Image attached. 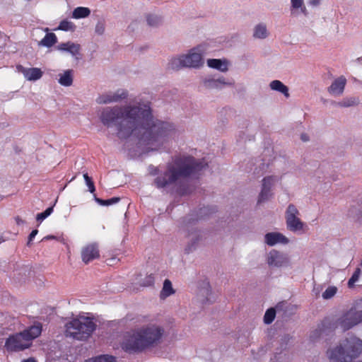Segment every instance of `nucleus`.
<instances>
[{
    "instance_id": "c756f323",
    "label": "nucleus",
    "mask_w": 362,
    "mask_h": 362,
    "mask_svg": "<svg viewBox=\"0 0 362 362\" xmlns=\"http://www.w3.org/2000/svg\"><path fill=\"white\" fill-rule=\"evenodd\" d=\"M76 25L74 23L68 20H63L59 23L57 28L58 30L63 31H74L76 30Z\"/></svg>"
},
{
    "instance_id": "0eeeda50",
    "label": "nucleus",
    "mask_w": 362,
    "mask_h": 362,
    "mask_svg": "<svg viewBox=\"0 0 362 362\" xmlns=\"http://www.w3.org/2000/svg\"><path fill=\"white\" fill-rule=\"evenodd\" d=\"M42 332L40 325H33L22 332L10 336L5 342V347L8 351H19L28 348L32 341L37 337Z\"/></svg>"
},
{
    "instance_id": "dca6fc26",
    "label": "nucleus",
    "mask_w": 362,
    "mask_h": 362,
    "mask_svg": "<svg viewBox=\"0 0 362 362\" xmlns=\"http://www.w3.org/2000/svg\"><path fill=\"white\" fill-rule=\"evenodd\" d=\"M99 257L98 247L96 244H89L81 250V257L86 264Z\"/></svg>"
},
{
    "instance_id": "b1692460",
    "label": "nucleus",
    "mask_w": 362,
    "mask_h": 362,
    "mask_svg": "<svg viewBox=\"0 0 362 362\" xmlns=\"http://www.w3.org/2000/svg\"><path fill=\"white\" fill-rule=\"evenodd\" d=\"M174 293L175 290L173 288L171 281L169 279H165L163 282V286L160 293V298L161 299H165Z\"/></svg>"
},
{
    "instance_id": "c85d7f7f",
    "label": "nucleus",
    "mask_w": 362,
    "mask_h": 362,
    "mask_svg": "<svg viewBox=\"0 0 362 362\" xmlns=\"http://www.w3.org/2000/svg\"><path fill=\"white\" fill-rule=\"evenodd\" d=\"M188 238L189 242V250H192L195 247L197 243H198L201 240L202 236L199 231L194 230V232L189 233Z\"/></svg>"
},
{
    "instance_id": "9b49d317",
    "label": "nucleus",
    "mask_w": 362,
    "mask_h": 362,
    "mask_svg": "<svg viewBox=\"0 0 362 362\" xmlns=\"http://www.w3.org/2000/svg\"><path fill=\"white\" fill-rule=\"evenodd\" d=\"M358 324L355 310L351 309L340 315L334 323V328L343 332L350 329Z\"/></svg>"
},
{
    "instance_id": "393cba45",
    "label": "nucleus",
    "mask_w": 362,
    "mask_h": 362,
    "mask_svg": "<svg viewBox=\"0 0 362 362\" xmlns=\"http://www.w3.org/2000/svg\"><path fill=\"white\" fill-rule=\"evenodd\" d=\"M90 10L88 7L79 6L74 9L71 17L74 19L84 18L89 16Z\"/></svg>"
},
{
    "instance_id": "ea45409f",
    "label": "nucleus",
    "mask_w": 362,
    "mask_h": 362,
    "mask_svg": "<svg viewBox=\"0 0 362 362\" xmlns=\"http://www.w3.org/2000/svg\"><path fill=\"white\" fill-rule=\"evenodd\" d=\"M154 276L153 274L148 275L144 281L141 283V284L144 286H152L154 283Z\"/></svg>"
},
{
    "instance_id": "09e8293b",
    "label": "nucleus",
    "mask_w": 362,
    "mask_h": 362,
    "mask_svg": "<svg viewBox=\"0 0 362 362\" xmlns=\"http://www.w3.org/2000/svg\"><path fill=\"white\" fill-rule=\"evenodd\" d=\"M302 139L304 140V141H306L305 136H302Z\"/></svg>"
},
{
    "instance_id": "bb28decb",
    "label": "nucleus",
    "mask_w": 362,
    "mask_h": 362,
    "mask_svg": "<svg viewBox=\"0 0 362 362\" xmlns=\"http://www.w3.org/2000/svg\"><path fill=\"white\" fill-rule=\"evenodd\" d=\"M146 18L147 24L151 27H158L163 22L161 16L158 14L148 13Z\"/></svg>"
},
{
    "instance_id": "f257e3e1",
    "label": "nucleus",
    "mask_w": 362,
    "mask_h": 362,
    "mask_svg": "<svg viewBox=\"0 0 362 362\" xmlns=\"http://www.w3.org/2000/svg\"><path fill=\"white\" fill-rule=\"evenodd\" d=\"M100 118L107 127L117 124L119 138L131 137L146 151H158L177 134L173 123L153 116L148 103L107 107Z\"/></svg>"
},
{
    "instance_id": "7c9ffc66",
    "label": "nucleus",
    "mask_w": 362,
    "mask_h": 362,
    "mask_svg": "<svg viewBox=\"0 0 362 362\" xmlns=\"http://www.w3.org/2000/svg\"><path fill=\"white\" fill-rule=\"evenodd\" d=\"M359 103V101L356 98H345L341 102L337 103V105L339 107H351L356 105Z\"/></svg>"
},
{
    "instance_id": "5701e85b",
    "label": "nucleus",
    "mask_w": 362,
    "mask_h": 362,
    "mask_svg": "<svg viewBox=\"0 0 362 362\" xmlns=\"http://www.w3.org/2000/svg\"><path fill=\"white\" fill-rule=\"evenodd\" d=\"M269 87L272 90L282 93L286 98L290 96L288 88L279 80H274L270 82Z\"/></svg>"
},
{
    "instance_id": "c03bdc74",
    "label": "nucleus",
    "mask_w": 362,
    "mask_h": 362,
    "mask_svg": "<svg viewBox=\"0 0 362 362\" xmlns=\"http://www.w3.org/2000/svg\"><path fill=\"white\" fill-rule=\"evenodd\" d=\"M22 362H37L35 359L30 358L28 359L23 360Z\"/></svg>"
},
{
    "instance_id": "1a4fd4ad",
    "label": "nucleus",
    "mask_w": 362,
    "mask_h": 362,
    "mask_svg": "<svg viewBox=\"0 0 362 362\" xmlns=\"http://www.w3.org/2000/svg\"><path fill=\"white\" fill-rule=\"evenodd\" d=\"M266 263L270 269L286 268L291 266L289 256L280 250H271L266 255Z\"/></svg>"
},
{
    "instance_id": "7ed1b4c3",
    "label": "nucleus",
    "mask_w": 362,
    "mask_h": 362,
    "mask_svg": "<svg viewBox=\"0 0 362 362\" xmlns=\"http://www.w3.org/2000/svg\"><path fill=\"white\" fill-rule=\"evenodd\" d=\"M206 163L192 156H180L169 164L165 173L156 178L154 182L158 188L181 182L189 175L202 170Z\"/></svg>"
},
{
    "instance_id": "cd10ccee",
    "label": "nucleus",
    "mask_w": 362,
    "mask_h": 362,
    "mask_svg": "<svg viewBox=\"0 0 362 362\" xmlns=\"http://www.w3.org/2000/svg\"><path fill=\"white\" fill-rule=\"evenodd\" d=\"M291 11L292 13L300 11L302 13L306 11L304 0H291Z\"/></svg>"
},
{
    "instance_id": "a211bd4d",
    "label": "nucleus",
    "mask_w": 362,
    "mask_h": 362,
    "mask_svg": "<svg viewBox=\"0 0 362 362\" xmlns=\"http://www.w3.org/2000/svg\"><path fill=\"white\" fill-rule=\"evenodd\" d=\"M57 49L69 52L73 57L78 59L81 46L79 44L69 41L58 45Z\"/></svg>"
},
{
    "instance_id": "473e14b6",
    "label": "nucleus",
    "mask_w": 362,
    "mask_h": 362,
    "mask_svg": "<svg viewBox=\"0 0 362 362\" xmlns=\"http://www.w3.org/2000/svg\"><path fill=\"white\" fill-rule=\"evenodd\" d=\"M94 199L97 203H98L99 204L103 205V206L112 205V204L117 203L119 201V197H112L111 199L104 200V199H101L100 198L96 197L95 195H94Z\"/></svg>"
},
{
    "instance_id": "4468645a",
    "label": "nucleus",
    "mask_w": 362,
    "mask_h": 362,
    "mask_svg": "<svg viewBox=\"0 0 362 362\" xmlns=\"http://www.w3.org/2000/svg\"><path fill=\"white\" fill-rule=\"evenodd\" d=\"M202 84L207 89H221L224 86H232L233 83L227 81L224 77L218 78L209 77L202 81Z\"/></svg>"
},
{
    "instance_id": "72a5a7b5",
    "label": "nucleus",
    "mask_w": 362,
    "mask_h": 362,
    "mask_svg": "<svg viewBox=\"0 0 362 362\" xmlns=\"http://www.w3.org/2000/svg\"><path fill=\"white\" fill-rule=\"evenodd\" d=\"M361 274V269L357 268L348 281L349 288H352L354 287L355 283L358 281Z\"/></svg>"
},
{
    "instance_id": "a19ab883",
    "label": "nucleus",
    "mask_w": 362,
    "mask_h": 362,
    "mask_svg": "<svg viewBox=\"0 0 362 362\" xmlns=\"http://www.w3.org/2000/svg\"><path fill=\"white\" fill-rule=\"evenodd\" d=\"M320 3L321 0H309L308 1V4L313 7L318 6Z\"/></svg>"
},
{
    "instance_id": "a878e982",
    "label": "nucleus",
    "mask_w": 362,
    "mask_h": 362,
    "mask_svg": "<svg viewBox=\"0 0 362 362\" xmlns=\"http://www.w3.org/2000/svg\"><path fill=\"white\" fill-rule=\"evenodd\" d=\"M57 38L54 33H47L41 41L39 42L38 45L43 47H50L57 42Z\"/></svg>"
},
{
    "instance_id": "de8ad7c7",
    "label": "nucleus",
    "mask_w": 362,
    "mask_h": 362,
    "mask_svg": "<svg viewBox=\"0 0 362 362\" xmlns=\"http://www.w3.org/2000/svg\"><path fill=\"white\" fill-rule=\"evenodd\" d=\"M357 62H358V63H360V64H362V57H361V58H358V59H357Z\"/></svg>"
},
{
    "instance_id": "412c9836",
    "label": "nucleus",
    "mask_w": 362,
    "mask_h": 362,
    "mask_svg": "<svg viewBox=\"0 0 362 362\" xmlns=\"http://www.w3.org/2000/svg\"><path fill=\"white\" fill-rule=\"evenodd\" d=\"M269 31L266 24L260 23L257 24L253 28L252 36L255 39L264 40L269 36Z\"/></svg>"
},
{
    "instance_id": "f8f14e48",
    "label": "nucleus",
    "mask_w": 362,
    "mask_h": 362,
    "mask_svg": "<svg viewBox=\"0 0 362 362\" xmlns=\"http://www.w3.org/2000/svg\"><path fill=\"white\" fill-rule=\"evenodd\" d=\"M127 97L124 90H118L115 92H109L100 95L96 98V103L100 105L115 103L122 101Z\"/></svg>"
},
{
    "instance_id": "ddd939ff",
    "label": "nucleus",
    "mask_w": 362,
    "mask_h": 362,
    "mask_svg": "<svg viewBox=\"0 0 362 362\" xmlns=\"http://www.w3.org/2000/svg\"><path fill=\"white\" fill-rule=\"evenodd\" d=\"M264 243L270 246L276 245H286L290 243V240L283 233L279 232H269L264 235Z\"/></svg>"
},
{
    "instance_id": "8fccbe9b",
    "label": "nucleus",
    "mask_w": 362,
    "mask_h": 362,
    "mask_svg": "<svg viewBox=\"0 0 362 362\" xmlns=\"http://www.w3.org/2000/svg\"><path fill=\"white\" fill-rule=\"evenodd\" d=\"M302 139L304 140V141H306L305 136H302Z\"/></svg>"
},
{
    "instance_id": "9d476101",
    "label": "nucleus",
    "mask_w": 362,
    "mask_h": 362,
    "mask_svg": "<svg viewBox=\"0 0 362 362\" xmlns=\"http://www.w3.org/2000/svg\"><path fill=\"white\" fill-rule=\"evenodd\" d=\"M281 176L271 175L265 176L262 179L261 191L257 199L258 204L268 201L273 197L272 189L275 185L281 180Z\"/></svg>"
},
{
    "instance_id": "f03ea898",
    "label": "nucleus",
    "mask_w": 362,
    "mask_h": 362,
    "mask_svg": "<svg viewBox=\"0 0 362 362\" xmlns=\"http://www.w3.org/2000/svg\"><path fill=\"white\" fill-rule=\"evenodd\" d=\"M140 325L123 334L121 346L128 353L139 354L159 346L165 337V327L156 319L142 316Z\"/></svg>"
},
{
    "instance_id": "6e6552de",
    "label": "nucleus",
    "mask_w": 362,
    "mask_h": 362,
    "mask_svg": "<svg viewBox=\"0 0 362 362\" xmlns=\"http://www.w3.org/2000/svg\"><path fill=\"white\" fill-rule=\"evenodd\" d=\"M300 211L297 207L290 204L285 212L286 226L288 230L298 234H303L308 228L307 224L300 218Z\"/></svg>"
},
{
    "instance_id": "f704fd0d",
    "label": "nucleus",
    "mask_w": 362,
    "mask_h": 362,
    "mask_svg": "<svg viewBox=\"0 0 362 362\" xmlns=\"http://www.w3.org/2000/svg\"><path fill=\"white\" fill-rule=\"evenodd\" d=\"M199 294L202 296H206L205 299L201 300L203 303H206L209 300V299L208 298V296L211 294V288L208 282H205L203 284V287L199 290Z\"/></svg>"
},
{
    "instance_id": "6ab92c4d",
    "label": "nucleus",
    "mask_w": 362,
    "mask_h": 362,
    "mask_svg": "<svg viewBox=\"0 0 362 362\" xmlns=\"http://www.w3.org/2000/svg\"><path fill=\"white\" fill-rule=\"evenodd\" d=\"M229 64L228 60L226 59H210L207 60L209 67L221 72H226L228 70Z\"/></svg>"
},
{
    "instance_id": "423d86ee",
    "label": "nucleus",
    "mask_w": 362,
    "mask_h": 362,
    "mask_svg": "<svg viewBox=\"0 0 362 362\" xmlns=\"http://www.w3.org/2000/svg\"><path fill=\"white\" fill-rule=\"evenodd\" d=\"M204 49L197 46L187 52L172 57L168 62V68L178 70L182 68L199 69L204 65Z\"/></svg>"
},
{
    "instance_id": "e433bc0d",
    "label": "nucleus",
    "mask_w": 362,
    "mask_h": 362,
    "mask_svg": "<svg viewBox=\"0 0 362 362\" xmlns=\"http://www.w3.org/2000/svg\"><path fill=\"white\" fill-rule=\"evenodd\" d=\"M53 211V206L48 207L45 211L37 214L36 219L37 221H42L48 217Z\"/></svg>"
},
{
    "instance_id": "39448f33",
    "label": "nucleus",
    "mask_w": 362,
    "mask_h": 362,
    "mask_svg": "<svg viewBox=\"0 0 362 362\" xmlns=\"http://www.w3.org/2000/svg\"><path fill=\"white\" fill-rule=\"evenodd\" d=\"M95 327L90 317L79 316L66 324V336L76 340L86 341L91 336Z\"/></svg>"
},
{
    "instance_id": "a18cd8bd",
    "label": "nucleus",
    "mask_w": 362,
    "mask_h": 362,
    "mask_svg": "<svg viewBox=\"0 0 362 362\" xmlns=\"http://www.w3.org/2000/svg\"><path fill=\"white\" fill-rule=\"evenodd\" d=\"M54 238H55V237L53 236V235H47V236L44 238V239H46V240L54 239Z\"/></svg>"
},
{
    "instance_id": "c9c22d12",
    "label": "nucleus",
    "mask_w": 362,
    "mask_h": 362,
    "mask_svg": "<svg viewBox=\"0 0 362 362\" xmlns=\"http://www.w3.org/2000/svg\"><path fill=\"white\" fill-rule=\"evenodd\" d=\"M337 288L335 286H329L323 293L322 298L324 299L332 298L337 293Z\"/></svg>"
},
{
    "instance_id": "20e7f679",
    "label": "nucleus",
    "mask_w": 362,
    "mask_h": 362,
    "mask_svg": "<svg viewBox=\"0 0 362 362\" xmlns=\"http://www.w3.org/2000/svg\"><path fill=\"white\" fill-rule=\"evenodd\" d=\"M362 353V340L351 336L339 345L329 349L327 356L329 362H351Z\"/></svg>"
},
{
    "instance_id": "2f4dec72",
    "label": "nucleus",
    "mask_w": 362,
    "mask_h": 362,
    "mask_svg": "<svg viewBox=\"0 0 362 362\" xmlns=\"http://www.w3.org/2000/svg\"><path fill=\"white\" fill-rule=\"evenodd\" d=\"M276 316V310L274 308H269L268 309L264 316V322L265 324H271Z\"/></svg>"
},
{
    "instance_id": "aec40b11",
    "label": "nucleus",
    "mask_w": 362,
    "mask_h": 362,
    "mask_svg": "<svg viewBox=\"0 0 362 362\" xmlns=\"http://www.w3.org/2000/svg\"><path fill=\"white\" fill-rule=\"evenodd\" d=\"M74 81V71L67 69L58 74V83L63 86H71Z\"/></svg>"
},
{
    "instance_id": "4c0bfd02",
    "label": "nucleus",
    "mask_w": 362,
    "mask_h": 362,
    "mask_svg": "<svg viewBox=\"0 0 362 362\" xmlns=\"http://www.w3.org/2000/svg\"><path fill=\"white\" fill-rule=\"evenodd\" d=\"M83 177H84L85 182L86 183V185L88 187L89 192L91 193H93L95 190V188L94 183L92 181L91 178L88 175L87 173L83 175Z\"/></svg>"
},
{
    "instance_id": "58836bf2",
    "label": "nucleus",
    "mask_w": 362,
    "mask_h": 362,
    "mask_svg": "<svg viewBox=\"0 0 362 362\" xmlns=\"http://www.w3.org/2000/svg\"><path fill=\"white\" fill-rule=\"evenodd\" d=\"M105 23L102 21H99L95 25V33L98 35H102L105 32Z\"/></svg>"
},
{
    "instance_id": "4be33fe9",
    "label": "nucleus",
    "mask_w": 362,
    "mask_h": 362,
    "mask_svg": "<svg viewBox=\"0 0 362 362\" xmlns=\"http://www.w3.org/2000/svg\"><path fill=\"white\" fill-rule=\"evenodd\" d=\"M83 362H117V358L111 354H99L90 357Z\"/></svg>"
},
{
    "instance_id": "2eb2a0df",
    "label": "nucleus",
    "mask_w": 362,
    "mask_h": 362,
    "mask_svg": "<svg viewBox=\"0 0 362 362\" xmlns=\"http://www.w3.org/2000/svg\"><path fill=\"white\" fill-rule=\"evenodd\" d=\"M17 71L21 73L28 81H37L42 78L43 72L40 68H26L22 65L16 66Z\"/></svg>"
},
{
    "instance_id": "f3484780",
    "label": "nucleus",
    "mask_w": 362,
    "mask_h": 362,
    "mask_svg": "<svg viewBox=\"0 0 362 362\" xmlns=\"http://www.w3.org/2000/svg\"><path fill=\"white\" fill-rule=\"evenodd\" d=\"M346 83V79L344 76H341L336 78L331 86L328 88V91L330 94L334 96H339L344 92L345 86Z\"/></svg>"
},
{
    "instance_id": "37998d69",
    "label": "nucleus",
    "mask_w": 362,
    "mask_h": 362,
    "mask_svg": "<svg viewBox=\"0 0 362 362\" xmlns=\"http://www.w3.org/2000/svg\"><path fill=\"white\" fill-rule=\"evenodd\" d=\"M37 234V230H33L29 235L28 243L32 241V240L35 237Z\"/></svg>"
},
{
    "instance_id": "79ce46f5",
    "label": "nucleus",
    "mask_w": 362,
    "mask_h": 362,
    "mask_svg": "<svg viewBox=\"0 0 362 362\" xmlns=\"http://www.w3.org/2000/svg\"><path fill=\"white\" fill-rule=\"evenodd\" d=\"M355 314L356 316V320H357L358 324L361 322H362V310L356 311L355 310Z\"/></svg>"
},
{
    "instance_id": "49530a36",
    "label": "nucleus",
    "mask_w": 362,
    "mask_h": 362,
    "mask_svg": "<svg viewBox=\"0 0 362 362\" xmlns=\"http://www.w3.org/2000/svg\"><path fill=\"white\" fill-rule=\"evenodd\" d=\"M152 169H153V170L151 172V173H152V174H156V171H157V169H156V168H153V167H152Z\"/></svg>"
}]
</instances>
